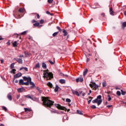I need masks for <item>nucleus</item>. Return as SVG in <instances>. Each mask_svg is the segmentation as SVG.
I'll return each mask as SVG.
<instances>
[{
	"label": "nucleus",
	"mask_w": 126,
	"mask_h": 126,
	"mask_svg": "<svg viewBox=\"0 0 126 126\" xmlns=\"http://www.w3.org/2000/svg\"><path fill=\"white\" fill-rule=\"evenodd\" d=\"M42 101H43V106L47 107V108H49L50 109H51V107H52L55 103V102L48 99V98L46 97H42Z\"/></svg>",
	"instance_id": "f257e3e1"
},
{
	"label": "nucleus",
	"mask_w": 126,
	"mask_h": 126,
	"mask_svg": "<svg viewBox=\"0 0 126 126\" xmlns=\"http://www.w3.org/2000/svg\"><path fill=\"white\" fill-rule=\"evenodd\" d=\"M19 98H20V94H17L16 96V98L17 99V100H18Z\"/></svg>",
	"instance_id": "09e8293b"
},
{
	"label": "nucleus",
	"mask_w": 126,
	"mask_h": 126,
	"mask_svg": "<svg viewBox=\"0 0 126 126\" xmlns=\"http://www.w3.org/2000/svg\"><path fill=\"white\" fill-rule=\"evenodd\" d=\"M19 12H21V13H23V12H24V11H25V9L23 8H20L19 10H18Z\"/></svg>",
	"instance_id": "6ab92c4d"
},
{
	"label": "nucleus",
	"mask_w": 126,
	"mask_h": 126,
	"mask_svg": "<svg viewBox=\"0 0 126 126\" xmlns=\"http://www.w3.org/2000/svg\"><path fill=\"white\" fill-rule=\"evenodd\" d=\"M13 36H16V37H18V36H19V34L18 33H14Z\"/></svg>",
	"instance_id": "3c124183"
},
{
	"label": "nucleus",
	"mask_w": 126,
	"mask_h": 126,
	"mask_svg": "<svg viewBox=\"0 0 126 126\" xmlns=\"http://www.w3.org/2000/svg\"><path fill=\"white\" fill-rule=\"evenodd\" d=\"M109 12L111 15H114V11H113V8L110 7L109 9Z\"/></svg>",
	"instance_id": "a211bd4d"
},
{
	"label": "nucleus",
	"mask_w": 126,
	"mask_h": 126,
	"mask_svg": "<svg viewBox=\"0 0 126 126\" xmlns=\"http://www.w3.org/2000/svg\"><path fill=\"white\" fill-rule=\"evenodd\" d=\"M18 80H16L15 81V83H18Z\"/></svg>",
	"instance_id": "338daca9"
},
{
	"label": "nucleus",
	"mask_w": 126,
	"mask_h": 126,
	"mask_svg": "<svg viewBox=\"0 0 126 126\" xmlns=\"http://www.w3.org/2000/svg\"><path fill=\"white\" fill-rule=\"evenodd\" d=\"M35 22H36V20H33L32 21V23H35Z\"/></svg>",
	"instance_id": "69168bd1"
},
{
	"label": "nucleus",
	"mask_w": 126,
	"mask_h": 126,
	"mask_svg": "<svg viewBox=\"0 0 126 126\" xmlns=\"http://www.w3.org/2000/svg\"><path fill=\"white\" fill-rule=\"evenodd\" d=\"M17 91L19 92V93H22V92H24V91H25V89L23 87L17 89Z\"/></svg>",
	"instance_id": "9d476101"
},
{
	"label": "nucleus",
	"mask_w": 126,
	"mask_h": 126,
	"mask_svg": "<svg viewBox=\"0 0 126 126\" xmlns=\"http://www.w3.org/2000/svg\"><path fill=\"white\" fill-rule=\"evenodd\" d=\"M117 95H118V96H121V92L119 91H118L116 93Z\"/></svg>",
	"instance_id": "a19ab883"
},
{
	"label": "nucleus",
	"mask_w": 126,
	"mask_h": 126,
	"mask_svg": "<svg viewBox=\"0 0 126 126\" xmlns=\"http://www.w3.org/2000/svg\"><path fill=\"white\" fill-rule=\"evenodd\" d=\"M122 25L123 27H126V22H124L123 24Z\"/></svg>",
	"instance_id": "a18cd8bd"
},
{
	"label": "nucleus",
	"mask_w": 126,
	"mask_h": 126,
	"mask_svg": "<svg viewBox=\"0 0 126 126\" xmlns=\"http://www.w3.org/2000/svg\"><path fill=\"white\" fill-rule=\"evenodd\" d=\"M2 110H3V111H5V112H6V111H7V108H6L5 106H2Z\"/></svg>",
	"instance_id": "c9c22d12"
},
{
	"label": "nucleus",
	"mask_w": 126,
	"mask_h": 126,
	"mask_svg": "<svg viewBox=\"0 0 126 126\" xmlns=\"http://www.w3.org/2000/svg\"><path fill=\"white\" fill-rule=\"evenodd\" d=\"M101 16H103V17H105V13H102L101 14Z\"/></svg>",
	"instance_id": "4d7b16f0"
},
{
	"label": "nucleus",
	"mask_w": 126,
	"mask_h": 126,
	"mask_svg": "<svg viewBox=\"0 0 126 126\" xmlns=\"http://www.w3.org/2000/svg\"><path fill=\"white\" fill-rule=\"evenodd\" d=\"M16 71V69H12L11 71V73H14Z\"/></svg>",
	"instance_id": "37998d69"
},
{
	"label": "nucleus",
	"mask_w": 126,
	"mask_h": 126,
	"mask_svg": "<svg viewBox=\"0 0 126 126\" xmlns=\"http://www.w3.org/2000/svg\"><path fill=\"white\" fill-rule=\"evenodd\" d=\"M30 85H32V86H31V88H36V87L35 85L34 82H32V80H31V81H30Z\"/></svg>",
	"instance_id": "f8f14e48"
},
{
	"label": "nucleus",
	"mask_w": 126,
	"mask_h": 126,
	"mask_svg": "<svg viewBox=\"0 0 126 126\" xmlns=\"http://www.w3.org/2000/svg\"><path fill=\"white\" fill-rule=\"evenodd\" d=\"M121 94L122 95H125L126 94V92L123 91V90H121Z\"/></svg>",
	"instance_id": "58836bf2"
},
{
	"label": "nucleus",
	"mask_w": 126,
	"mask_h": 126,
	"mask_svg": "<svg viewBox=\"0 0 126 126\" xmlns=\"http://www.w3.org/2000/svg\"><path fill=\"white\" fill-rule=\"evenodd\" d=\"M108 108H111L112 105H109L107 106Z\"/></svg>",
	"instance_id": "0e129e2a"
},
{
	"label": "nucleus",
	"mask_w": 126,
	"mask_h": 126,
	"mask_svg": "<svg viewBox=\"0 0 126 126\" xmlns=\"http://www.w3.org/2000/svg\"><path fill=\"white\" fill-rule=\"evenodd\" d=\"M89 85L91 88H93V90L95 91L97 90V89L99 88V85H97L96 83L94 85L92 84H90Z\"/></svg>",
	"instance_id": "20e7f679"
},
{
	"label": "nucleus",
	"mask_w": 126,
	"mask_h": 126,
	"mask_svg": "<svg viewBox=\"0 0 126 126\" xmlns=\"http://www.w3.org/2000/svg\"><path fill=\"white\" fill-rule=\"evenodd\" d=\"M124 15H126V11H125L124 12Z\"/></svg>",
	"instance_id": "774afa93"
},
{
	"label": "nucleus",
	"mask_w": 126,
	"mask_h": 126,
	"mask_svg": "<svg viewBox=\"0 0 126 126\" xmlns=\"http://www.w3.org/2000/svg\"><path fill=\"white\" fill-rule=\"evenodd\" d=\"M24 110L25 112H28L30 118H31L33 116V111H32V109H30L28 108H25Z\"/></svg>",
	"instance_id": "7ed1b4c3"
},
{
	"label": "nucleus",
	"mask_w": 126,
	"mask_h": 126,
	"mask_svg": "<svg viewBox=\"0 0 126 126\" xmlns=\"http://www.w3.org/2000/svg\"><path fill=\"white\" fill-rule=\"evenodd\" d=\"M47 85L51 88L53 87V84H52V83L51 82H48V83L47 84Z\"/></svg>",
	"instance_id": "7c9ffc66"
},
{
	"label": "nucleus",
	"mask_w": 126,
	"mask_h": 126,
	"mask_svg": "<svg viewBox=\"0 0 126 126\" xmlns=\"http://www.w3.org/2000/svg\"><path fill=\"white\" fill-rule=\"evenodd\" d=\"M57 28L58 29V30H59V31L61 32L62 31V29H61V28L59 26L57 27Z\"/></svg>",
	"instance_id": "8fccbe9b"
},
{
	"label": "nucleus",
	"mask_w": 126,
	"mask_h": 126,
	"mask_svg": "<svg viewBox=\"0 0 126 126\" xmlns=\"http://www.w3.org/2000/svg\"><path fill=\"white\" fill-rule=\"evenodd\" d=\"M39 25H40V23L36 22L34 24H33V26H35V27H37L38 26H39Z\"/></svg>",
	"instance_id": "2f4dec72"
},
{
	"label": "nucleus",
	"mask_w": 126,
	"mask_h": 126,
	"mask_svg": "<svg viewBox=\"0 0 126 126\" xmlns=\"http://www.w3.org/2000/svg\"><path fill=\"white\" fill-rule=\"evenodd\" d=\"M107 97L108 98V101H111V100H112V97H111V95H108Z\"/></svg>",
	"instance_id": "c03bdc74"
},
{
	"label": "nucleus",
	"mask_w": 126,
	"mask_h": 126,
	"mask_svg": "<svg viewBox=\"0 0 126 126\" xmlns=\"http://www.w3.org/2000/svg\"><path fill=\"white\" fill-rule=\"evenodd\" d=\"M24 83V81L23 80V79H20L19 80V85H23Z\"/></svg>",
	"instance_id": "412c9836"
},
{
	"label": "nucleus",
	"mask_w": 126,
	"mask_h": 126,
	"mask_svg": "<svg viewBox=\"0 0 126 126\" xmlns=\"http://www.w3.org/2000/svg\"><path fill=\"white\" fill-rule=\"evenodd\" d=\"M33 69H36V68H40V63H37L36 64H35V66L33 67Z\"/></svg>",
	"instance_id": "2eb2a0df"
},
{
	"label": "nucleus",
	"mask_w": 126,
	"mask_h": 126,
	"mask_svg": "<svg viewBox=\"0 0 126 126\" xmlns=\"http://www.w3.org/2000/svg\"><path fill=\"white\" fill-rule=\"evenodd\" d=\"M106 85H107V84L106 83V81H104L102 83V87H106Z\"/></svg>",
	"instance_id": "e433bc0d"
},
{
	"label": "nucleus",
	"mask_w": 126,
	"mask_h": 126,
	"mask_svg": "<svg viewBox=\"0 0 126 126\" xmlns=\"http://www.w3.org/2000/svg\"><path fill=\"white\" fill-rule=\"evenodd\" d=\"M82 95L83 97H84V96H85V95H86V94H85V93H83L82 94Z\"/></svg>",
	"instance_id": "bf43d9fd"
},
{
	"label": "nucleus",
	"mask_w": 126,
	"mask_h": 126,
	"mask_svg": "<svg viewBox=\"0 0 126 126\" xmlns=\"http://www.w3.org/2000/svg\"><path fill=\"white\" fill-rule=\"evenodd\" d=\"M30 84V81H28L27 82H24L23 85H26V86H29V84Z\"/></svg>",
	"instance_id": "393cba45"
},
{
	"label": "nucleus",
	"mask_w": 126,
	"mask_h": 126,
	"mask_svg": "<svg viewBox=\"0 0 126 126\" xmlns=\"http://www.w3.org/2000/svg\"><path fill=\"white\" fill-rule=\"evenodd\" d=\"M60 83H61L62 84H64L65 83V80L61 79L59 80Z\"/></svg>",
	"instance_id": "dca6fc26"
},
{
	"label": "nucleus",
	"mask_w": 126,
	"mask_h": 126,
	"mask_svg": "<svg viewBox=\"0 0 126 126\" xmlns=\"http://www.w3.org/2000/svg\"><path fill=\"white\" fill-rule=\"evenodd\" d=\"M58 34H59V32H54L53 34H52V36L53 37H56V36H57V35H58Z\"/></svg>",
	"instance_id": "72a5a7b5"
},
{
	"label": "nucleus",
	"mask_w": 126,
	"mask_h": 126,
	"mask_svg": "<svg viewBox=\"0 0 126 126\" xmlns=\"http://www.w3.org/2000/svg\"><path fill=\"white\" fill-rule=\"evenodd\" d=\"M7 98L9 101H11L12 100V96H11V94H7Z\"/></svg>",
	"instance_id": "f3484780"
},
{
	"label": "nucleus",
	"mask_w": 126,
	"mask_h": 126,
	"mask_svg": "<svg viewBox=\"0 0 126 126\" xmlns=\"http://www.w3.org/2000/svg\"><path fill=\"white\" fill-rule=\"evenodd\" d=\"M77 114H78V115H83L82 112H81V111L79 110H77Z\"/></svg>",
	"instance_id": "473e14b6"
},
{
	"label": "nucleus",
	"mask_w": 126,
	"mask_h": 126,
	"mask_svg": "<svg viewBox=\"0 0 126 126\" xmlns=\"http://www.w3.org/2000/svg\"><path fill=\"white\" fill-rule=\"evenodd\" d=\"M23 78L25 81H31L32 80V79L30 77H26V76H24L23 77Z\"/></svg>",
	"instance_id": "6e6552de"
},
{
	"label": "nucleus",
	"mask_w": 126,
	"mask_h": 126,
	"mask_svg": "<svg viewBox=\"0 0 126 126\" xmlns=\"http://www.w3.org/2000/svg\"><path fill=\"white\" fill-rule=\"evenodd\" d=\"M76 82L77 83H78V82H83V78L82 77H78L76 79Z\"/></svg>",
	"instance_id": "1a4fd4ad"
},
{
	"label": "nucleus",
	"mask_w": 126,
	"mask_h": 126,
	"mask_svg": "<svg viewBox=\"0 0 126 126\" xmlns=\"http://www.w3.org/2000/svg\"><path fill=\"white\" fill-rule=\"evenodd\" d=\"M14 64H15V63H12L10 65L11 68H14Z\"/></svg>",
	"instance_id": "4c0bfd02"
},
{
	"label": "nucleus",
	"mask_w": 126,
	"mask_h": 126,
	"mask_svg": "<svg viewBox=\"0 0 126 126\" xmlns=\"http://www.w3.org/2000/svg\"><path fill=\"white\" fill-rule=\"evenodd\" d=\"M91 101H92V99H90L89 100H88V104H90V103H91Z\"/></svg>",
	"instance_id": "13d9d810"
},
{
	"label": "nucleus",
	"mask_w": 126,
	"mask_h": 126,
	"mask_svg": "<svg viewBox=\"0 0 126 126\" xmlns=\"http://www.w3.org/2000/svg\"><path fill=\"white\" fill-rule=\"evenodd\" d=\"M14 61H16L18 63H20L21 64H22L23 63V61L22 60V59L20 58H14Z\"/></svg>",
	"instance_id": "0eeeda50"
},
{
	"label": "nucleus",
	"mask_w": 126,
	"mask_h": 126,
	"mask_svg": "<svg viewBox=\"0 0 126 126\" xmlns=\"http://www.w3.org/2000/svg\"><path fill=\"white\" fill-rule=\"evenodd\" d=\"M49 63H51V64H54V62H53L51 60H49L48 61Z\"/></svg>",
	"instance_id": "603ef678"
},
{
	"label": "nucleus",
	"mask_w": 126,
	"mask_h": 126,
	"mask_svg": "<svg viewBox=\"0 0 126 126\" xmlns=\"http://www.w3.org/2000/svg\"><path fill=\"white\" fill-rule=\"evenodd\" d=\"M54 1V0H48V3H52Z\"/></svg>",
	"instance_id": "de8ad7c7"
},
{
	"label": "nucleus",
	"mask_w": 126,
	"mask_h": 126,
	"mask_svg": "<svg viewBox=\"0 0 126 126\" xmlns=\"http://www.w3.org/2000/svg\"><path fill=\"white\" fill-rule=\"evenodd\" d=\"M60 75H61V76H64V74L63 73H60Z\"/></svg>",
	"instance_id": "6e6d98bb"
},
{
	"label": "nucleus",
	"mask_w": 126,
	"mask_h": 126,
	"mask_svg": "<svg viewBox=\"0 0 126 126\" xmlns=\"http://www.w3.org/2000/svg\"><path fill=\"white\" fill-rule=\"evenodd\" d=\"M12 44H13V46L14 48H16V47H17V41H15L14 42H13Z\"/></svg>",
	"instance_id": "b1692460"
},
{
	"label": "nucleus",
	"mask_w": 126,
	"mask_h": 126,
	"mask_svg": "<svg viewBox=\"0 0 126 126\" xmlns=\"http://www.w3.org/2000/svg\"><path fill=\"white\" fill-rule=\"evenodd\" d=\"M22 74L20 72H19L17 73L16 75H14V78H18L19 77H20L22 76Z\"/></svg>",
	"instance_id": "9b49d317"
},
{
	"label": "nucleus",
	"mask_w": 126,
	"mask_h": 126,
	"mask_svg": "<svg viewBox=\"0 0 126 126\" xmlns=\"http://www.w3.org/2000/svg\"><path fill=\"white\" fill-rule=\"evenodd\" d=\"M96 99H97V100H102L101 99H102V95H99L98 96H97Z\"/></svg>",
	"instance_id": "f704fd0d"
},
{
	"label": "nucleus",
	"mask_w": 126,
	"mask_h": 126,
	"mask_svg": "<svg viewBox=\"0 0 126 126\" xmlns=\"http://www.w3.org/2000/svg\"><path fill=\"white\" fill-rule=\"evenodd\" d=\"M7 45H8V46H10V42L9 41H8L7 42Z\"/></svg>",
	"instance_id": "680f3d73"
},
{
	"label": "nucleus",
	"mask_w": 126,
	"mask_h": 126,
	"mask_svg": "<svg viewBox=\"0 0 126 126\" xmlns=\"http://www.w3.org/2000/svg\"><path fill=\"white\" fill-rule=\"evenodd\" d=\"M42 68H44V69H46V68H47V64H46V63H42Z\"/></svg>",
	"instance_id": "4be33fe9"
},
{
	"label": "nucleus",
	"mask_w": 126,
	"mask_h": 126,
	"mask_svg": "<svg viewBox=\"0 0 126 126\" xmlns=\"http://www.w3.org/2000/svg\"><path fill=\"white\" fill-rule=\"evenodd\" d=\"M55 106L56 107V108H58L59 110H63L65 109L64 107H63L59 104H55Z\"/></svg>",
	"instance_id": "423d86ee"
},
{
	"label": "nucleus",
	"mask_w": 126,
	"mask_h": 126,
	"mask_svg": "<svg viewBox=\"0 0 126 126\" xmlns=\"http://www.w3.org/2000/svg\"><path fill=\"white\" fill-rule=\"evenodd\" d=\"M65 120H68V117H67V115H65L63 116V122H64Z\"/></svg>",
	"instance_id": "5701e85b"
},
{
	"label": "nucleus",
	"mask_w": 126,
	"mask_h": 126,
	"mask_svg": "<svg viewBox=\"0 0 126 126\" xmlns=\"http://www.w3.org/2000/svg\"><path fill=\"white\" fill-rule=\"evenodd\" d=\"M36 16H37V18L38 19L40 18V15L38 14H37Z\"/></svg>",
	"instance_id": "e2e57ef3"
},
{
	"label": "nucleus",
	"mask_w": 126,
	"mask_h": 126,
	"mask_svg": "<svg viewBox=\"0 0 126 126\" xmlns=\"http://www.w3.org/2000/svg\"><path fill=\"white\" fill-rule=\"evenodd\" d=\"M59 88H60V87H59V86H58V85H56V87L54 89V91L55 93H57L59 91Z\"/></svg>",
	"instance_id": "aec40b11"
},
{
	"label": "nucleus",
	"mask_w": 126,
	"mask_h": 126,
	"mask_svg": "<svg viewBox=\"0 0 126 126\" xmlns=\"http://www.w3.org/2000/svg\"><path fill=\"white\" fill-rule=\"evenodd\" d=\"M40 24H43V23H44V20H41L40 21Z\"/></svg>",
	"instance_id": "5fc2aeb1"
},
{
	"label": "nucleus",
	"mask_w": 126,
	"mask_h": 126,
	"mask_svg": "<svg viewBox=\"0 0 126 126\" xmlns=\"http://www.w3.org/2000/svg\"><path fill=\"white\" fill-rule=\"evenodd\" d=\"M24 97L25 98H27V99H31V100H33V97L30 94L24 95Z\"/></svg>",
	"instance_id": "ddd939ff"
},
{
	"label": "nucleus",
	"mask_w": 126,
	"mask_h": 126,
	"mask_svg": "<svg viewBox=\"0 0 126 126\" xmlns=\"http://www.w3.org/2000/svg\"><path fill=\"white\" fill-rule=\"evenodd\" d=\"M27 33V31H24L22 33H21V35H26Z\"/></svg>",
	"instance_id": "ea45409f"
},
{
	"label": "nucleus",
	"mask_w": 126,
	"mask_h": 126,
	"mask_svg": "<svg viewBox=\"0 0 126 126\" xmlns=\"http://www.w3.org/2000/svg\"><path fill=\"white\" fill-rule=\"evenodd\" d=\"M66 102H67V103H70V102H71V100L69 98H66Z\"/></svg>",
	"instance_id": "79ce46f5"
},
{
	"label": "nucleus",
	"mask_w": 126,
	"mask_h": 126,
	"mask_svg": "<svg viewBox=\"0 0 126 126\" xmlns=\"http://www.w3.org/2000/svg\"><path fill=\"white\" fill-rule=\"evenodd\" d=\"M23 57H24L23 55H20V56H19V58H23Z\"/></svg>",
	"instance_id": "052dcab7"
},
{
	"label": "nucleus",
	"mask_w": 126,
	"mask_h": 126,
	"mask_svg": "<svg viewBox=\"0 0 126 126\" xmlns=\"http://www.w3.org/2000/svg\"><path fill=\"white\" fill-rule=\"evenodd\" d=\"M91 108H92V109H96V106L93 105L91 106Z\"/></svg>",
	"instance_id": "49530a36"
},
{
	"label": "nucleus",
	"mask_w": 126,
	"mask_h": 126,
	"mask_svg": "<svg viewBox=\"0 0 126 126\" xmlns=\"http://www.w3.org/2000/svg\"><path fill=\"white\" fill-rule=\"evenodd\" d=\"M22 69L25 70L26 71H28V68L26 67H22L20 68V70H22Z\"/></svg>",
	"instance_id": "a878e982"
},
{
	"label": "nucleus",
	"mask_w": 126,
	"mask_h": 126,
	"mask_svg": "<svg viewBox=\"0 0 126 126\" xmlns=\"http://www.w3.org/2000/svg\"><path fill=\"white\" fill-rule=\"evenodd\" d=\"M63 33H64L63 36H67V32L65 31V30H63Z\"/></svg>",
	"instance_id": "c85d7f7f"
},
{
	"label": "nucleus",
	"mask_w": 126,
	"mask_h": 126,
	"mask_svg": "<svg viewBox=\"0 0 126 126\" xmlns=\"http://www.w3.org/2000/svg\"><path fill=\"white\" fill-rule=\"evenodd\" d=\"M72 94H74V95H76V96H79V93H78V91H72Z\"/></svg>",
	"instance_id": "4468645a"
},
{
	"label": "nucleus",
	"mask_w": 126,
	"mask_h": 126,
	"mask_svg": "<svg viewBox=\"0 0 126 126\" xmlns=\"http://www.w3.org/2000/svg\"><path fill=\"white\" fill-rule=\"evenodd\" d=\"M43 75L46 80H51L52 78H54V74L52 72L44 71Z\"/></svg>",
	"instance_id": "f03ea898"
},
{
	"label": "nucleus",
	"mask_w": 126,
	"mask_h": 126,
	"mask_svg": "<svg viewBox=\"0 0 126 126\" xmlns=\"http://www.w3.org/2000/svg\"><path fill=\"white\" fill-rule=\"evenodd\" d=\"M102 100H99L98 99V98H95V99L92 101V103H93L94 104H95V103H97L98 106H99V105H101V103H102Z\"/></svg>",
	"instance_id": "39448f33"
},
{
	"label": "nucleus",
	"mask_w": 126,
	"mask_h": 126,
	"mask_svg": "<svg viewBox=\"0 0 126 126\" xmlns=\"http://www.w3.org/2000/svg\"><path fill=\"white\" fill-rule=\"evenodd\" d=\"M87 72H88V69H86L83 72V76H85L86 74H87Z\"/></svg>",
	"instance_id": "cd10ccee"
},
{
	"label": "nucleus",
	"mask_w": 126,
	"mask_h": 126,
	"mask_svg": "<svg viewBox=\"0 0 126 126\" xmlns=\"http://www.w3.org/2000/svg\"><path fill=\"white\" fill-rule=\"evenodd\" d=\"M46 14H50V15H53V14H51V13H50V12H49V11H46Z\"/></svg>",
	"instance_id": "864d4df0"
},
{
	"label": "nucleus",
	"mask_w": 126,
	"mask_h": 126,
	"mask_svg": "<svg viewBox=\"0 0 126 126\" xmlns=\"http://www.w3.org/2000/svg\"><path fill=\"white\" fill-rule=\"evenodd\" d=\"M24 54H25L26 58H27L28 57H29L30 56V55H31L30 53H28V52H27L26 51H25Z\"/></svg>",
	"instance_id": "bb28decb"
},
{
	"label": "nucleus",
	"mask_w": 126,
	"mask_h": 126,
	"mask_svg": "<svg viewBox=\"0 0 126 126\" xmlns=\"http://www.w3.org/2000/svg\"><path fill=\"white\" fill-rule=\"evenodd\" d=\"M36 90L38 91L39 94H41V93H42V90H41L40 88H39L38 87H36Z\"/></svg>",
	"instance_id": "c756f323"
}]
</instances>
